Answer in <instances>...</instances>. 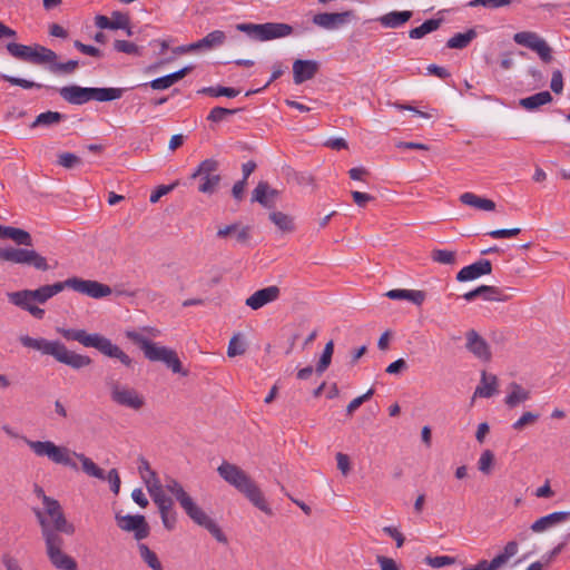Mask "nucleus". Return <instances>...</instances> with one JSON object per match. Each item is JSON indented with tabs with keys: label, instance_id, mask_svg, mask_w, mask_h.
I'll return each mask as SVG.
<instances>
[{
	"label": "nucleus",
	"instance_id": "nucleus-25",
	"mask_svg": "<svg viewBox=\"0 0 570 570\" xmlns=\"http://www.w3.org/2000/svg\"><path fill=\"white\" fill-rule=\"evenodd\" d=\"M466 347L475 356H490L489 345L474 330L466 333Z\"/></svg>",
	"mask_w": 570,
	"mask_h": 570
},
{
	"label": "nucleus",
	"instance_id": "nucleus-42",
	"mask_svg": "<svg viewBox=\"0 0 570 570\" xmlns=\"http://www.w3.org/2000/svg\"><path fill=\"white\" fill-rule=\"evenodd\" d=\"M239 90L232 88V87H223V86H216V87H205L200 90H198V94L208 95L210 97H220L225 96L228 98H234L239 95Z\"/></svg>",
	"mask_w": 570,
	"mask_h": 570
},
{
	"label": "nucleus",
	"instance_id": "nucleus-20",
	"mask_svg": "<svg viewBox=\"0 0 570 570\" xmlns=\"http://www.w3.org/2000/svg\"><path fill=\"white\" fill-rule=\"evenodd\" d=\"M569 518H570V512H568V511L552 512L548 515L541 517L538 520H535L531 524L530 530L535 533H541L552 527H556L557 524L566 522Z\"/></svg>",
	"mask_w": 570,
	"mask_h": 570
},
{
	"label": "nucleus",
	"instance_id": "nucleus-39",
	"mask_svg": "<svg viewBox=\"0 0 570 570\" xmlns=\"http://www.w3.org/2000/svg\"><path fill=\"white\" fill-rule=\"evenodd\" d=\"M139 556L141 560L151 569V570H163V564L158 559L156 552L149 549V547L145 543L138 544Z\"/></svg>",
	"mask_w": 570,
	"mask_h": 570
},
{
	"label": "nucleus",
	"instance_id": "nucleus-46",
	"mask_svg": "<svg viewBox=\"0 0 570 570\" xmlns=\"http://www.w3.org/2000/svg\"><path fill=\"white\" fill-rule=\"evenodd\" d=\"M49 70L52 73H72L79 66L77 60H69L67 62H49Z\"/></svg>",
	"mask_w": 570,
	"mask_h": 570
},
{
	"label": "nucleus",
	"instance_id": "nucleus-62",
	"mask_svg": "<svg viewBox=\"0 0 570 570\" xmlns=\"http://www.w3.org/2000/svg\"><path fill=\"white\" fill-rule=\"evenodd\" d=\"M73 46H75L76 49H78L83 55H88V56H91V57H95V58H101L102 57L101 50L96 48V47H94V46L85 45V43H82L79 40H75Z\"/></svg>",
	"mask_w": 570,
	"mask_h": 570
},
{
	"label": "nucleus",
	"instance_id": "nucleus-21",
	"mask_svg": "<svg viewBox=\"0 0 570 570\" xmlns=\"http://www.w3.org/2000/svg\"><path fill=\"white\" fill-rule=\"evenodd\" d=\"M250 230L252 228L249 226H243L240 223H234L218 228L216 235L218 238L233 236L238 244L247 245L250 239Z\"/></svg>",
	"mask_w": 570,
	"mask_h": 570
},
{
	"label": "nucleus",
	"instance_id": "nucleus-14",
	"mask_svg": "<svg viewBox=\"0 0 570 570\" xmlns=\"http://www.w3.org/2000/svg\"><path fill=\"white\" fill-rule=\"evenodd\" d=\"M355 19V13L353 10H346L343 12H321L314 14L312 21L317 27L324 28L326 30L338 29L342 26L351 22Z\"/></svg>",
	"mask_w": 570,
	"mask_h": 570
},
{
	"label": "nucleus",
	"instance_id": "nucleus-40",
	"mask_svg": "<svg viewBox=\"0 0 570 570\" xmlns=\"http://www.w3.org/2000/svg\"><path fill=\"white\" fill-rule=\"evenodd\" d=\"M226 41V35L222 30H214L200 39L203 50H210L216 47L224 45Z\"/></svg>",
	"mask_w": 570,
	"mask_h": 570
},
{
	"label": "nucleus",
	"instance_id": "nucleus-50",
	"mask_svg": "<svg viewBox=\"0 0 570 570\" xmlns=\"http://www.w3.org/2000/svg\"><path fill=\"white\" fill-rule=\"evenodd\" d=\"M159 513L164 527L169 531L174 530L177 523V512L174 510V507L159 510Z\"/></svg>",
	"mask_w": 570,
	"mask_h": 570
},
{
	"label": "nucleus",
	"instance_id": "nucleus-51",
	"mask_svg": "<svg viewBox=\"0 0 570 570\" xmlns=\"http://www.w3.org/2000/svg\"><path fill=\"white\" fill-rule=\"evenodd\" d=\"M240 109H228L224 107H215L210 110L209 115L207 116V120L213 122H219L223 121L227 116L235 115Z\"/></svg>",
	"mask_w": 570,
	"mask_h": 570
},
{
	"label": "nucleus",
	"instance_id": "nucleus-29",
	"mask_svg": "<svg viewBox=\"0 0 570 570\" xmlns=\"http://www.w3.org/2000/svg\"><path fill=\"white\" fill-rule=\"evenodd\" d=\"M460 202L466 206L475 207L485 212H492L495 209V203L492 199L482 198L470 191L463 193L460 196Z\"/></svg>",
	"mask_w": 570,
	"mask_h": 570
},
{
	"label": "nucleus",
	"instance_id": "nucleus-17",
	"mask_svg": "<svg viewBox=\"0 0 570 570\" xmlns=\"http://www.w3.org/2000/svg\"><path fill=\"white\" fill-rule=\"evenodd\" d=\"M320 69V65L315 60L296 59L293 62V80L296 85H301L315 77Z\"/></svg>",
	"mask_w": 570,
	"mask_h": 570
},
{
	"label": "nucleus",
	"instance_id": "nucleus-30",
	"mask_svg": "<svg viewBox=\"0 0 570 570\" xmlns=\"http://www.w3.org/2000/svg\"><path fill=\"white\" fill-rule=\"evenodd\" d=\"M146 487L148 489V492H149L153 501L157 505L158 510H163L168 507H174L173 499L167 497L164 493V490H163V487H161L159 480H157L156 482H153V484L147 482Z\"/></svg>",
	"mask_w": 570,
	"mask_h": 570
},
{
	"label": "nucleus",
	"instance_id": "nucleus-19",
	"mask_svg": "<svg viewBox=\"0 0 570 570\" xmlns=\"http://www.w3.org/2000/svg\"><path fill=\"white\" fill-rule=\"evenodd\" d=\"M294 29L288 23L283 22H266L262 23L261 39L259 41H268L278 38H285L291 36Z\"/></svg>",
	"mask_w": 570,
	"mask_h": 570
},
{
	"label": "nucleus",
	"instance_id": "nucleus-38",
	"mask_svg": "<svg viewBox=\"0 0 570 570\" xmlns=\"http://www.w3.org/2000/svg\"><path fill=\"white\" fill-rule=\"evenodd\" d=\"M511 392L505 397V404L510 407L517 406L519 403L527 401L530 393L517 383H511Z\"/></svg>",
	"mask_w": 570,
	"mask_h": 570
},
{
	"label": "nucleus",
	"instance_id": "nucleus-11",
	"mask_svg": "<svg viewBox=\"0 0 570 570\" xmlns=\"http://www.w3.org/2000/svg\"><path fill=\"white\" fill-rule=\"evenodd\" d=\"M66 282L67 287L96 299L109 296L112 293V289L109 285L102 284L98 281L71 277Z\"/></svg>",
	"mask_w": 570,
	"mask_h": 570
},
{
	"label": "nucleus",
	"instance_id": "nucleus-55",
	"mask_svg": "<svg viewBox=\"0 0 570 570\" xmlns=\"http://www.w3.org/2000/svg\"><path fill=\"white\" fill-rule=\"evenodd\" d=\"M493 462H494V454L492 453V451L485 450L482 452V454L479 459L478 468L482 473L489 474L491 472Z\"/></svg>",
	"mask_w": 570,
	"mask_h": 570
},
{
	"label": "nucleus",
	"instance_id": "nucleus-53",
	"mask_svg": "<svg viewBox=\"0 0 570 570\" xmlns=\"http://www.w3.org/2000/svg\"><path fill=\"white\" fill-rule=\"evenodd\" d=\"M1 78L13 86H19L23 89L42 88L41 83L30 81L23 78H17L9 75H1Z\"/></svg>",
	"mask_w": 570,
	"mask_h": 570
},
{
	"label": "nucleus",
	"instance_id": "nucleus-47",
	"mask_svg": "<svg viewBox=\"0 0 570 570\" xmlns=\"http://www.w3.org/2000/svg\"><path fill=\"white\" fill-rule=\"evenodd\" d=\"M31 46L17 43L14 41L6 45L7 51L14 58L26 60Z\"/></svg>",
	"mask_w": 570,
	"mask_h": 570
},
{
	"label": "nucleus",
	"instance_id": "nucleus-54",
	"mask_svg": "<svg viewBox=\"0 0 570 570\" xmlns=\"http://www.w3.org/2000/svg\"><path fill=\"white\" fill-rule=\"evenodd\" d=\"M139 464H138V471L140 473V476L145 484L147 485V482L150 483V480L147 478V473L149 476H153V481L156 482L158 479L157 473L150 468L149 462L145 458H139Z\"/></svg>",
	"mask_w": 570,
	"mask_h": 570
},
{
	"label": "nucleus",
	"instance_id": "nucleus-57",
	"mask_svg": "<svg viewBox=\"0 0 570 570\" xmlns=\"http://www.w3.org/2000/svg\"><path fill=\"white\" fill-rule=\"evenodd\" d=\"M245 353L244 343L240 341V334H235L228 344L227 356H237Z\"/></svg>",
	"mask_w": 570,
	"mask_h": 570
},
{
	"label": "nucleus",
	"instance_id": "nucleus-15",
	"mask_svg": "<svg viewBox=\"0 0 570 570\" xmlns=\"http://www.w3.org/2000/svg\"><path fill=\"white\" fill-rule=\"evenodd\" d=\"M126 336L144 352L145 356H177L174 350L156 346L141 333L127 331Z\"/></svg>",
	"mask_w": 570,
	"mask_h": 570
},
{
	"label": "nucleus",
	"instance_id": "nucleus-12",
	"mask_svg": "<svg viewBox=\"0 0 570 570\" xmlns=\"http://www.w3.org/2000/svg\"><path fill=\"white\" fill-rule=\"evenodd\" d=\"M117 525L126 532H134L136 540L140 541L149 535L150 528L141 514H127L121 515L119 513L115 517Z\"/></svg>",
	"mask_w": 570,
	"mask_h": 570
},
{
	"label": "nucleus",
	"instance_id": "nucleus-10",
	"mask_svg": "<svg viewBox=\"0 0 570 570\" xmlns=\"http://www.w3.org/2000/svg\"><path fill=\"white\" fill-rule=\"evenodd\" d=\"M43 507L46 513H42L45 517L48 514L52 519V525L50 524V527L56 533L62 532L69 535L75 533V527L67 521L58 500L45 497Z\"/></svg>",
	"mask_w": 570,
	"mask_h": 570
},
{
	"label": "nucleus",
	"instance_id": "nucleus-64",
	"mask_svg": "<svg viewBox=\"0 0 570 570\" xmlns=\"http://www.w3.org/2000/svg\"><path fill=\"white\" fill-rule=\"evenodd\" d=\"M376 561L381 570H400L399 564L392 558L377 556Z\"/></svg>",
	"mask_w": 570,
	"mask_h": 570
},
{
	"label": "nucleus",
	"instance_id": "nucleus-5",
	"mask_svg": "<svg viewBox=\"0 0 570 570\" xmlns=\"http://www.w3.org/2000/svg\"><path fill=\"white\" fill-rule=\"evenodd\" d=\"M29 449L39 458H48L55 464H61L77 470V463L71 459L72 451L52 441H33L24 439Z\"/></svg>",
	"mask_w": 570,
	"mask_h": 570
},
{
	"label": "nucleus",
	"instance_id": "nucleus-59",
	"mask_svg": "<svg viewBox=\"0 0 570 570\" xmlns=\"http://www.w3.org/2000/svg\"><path fill=\"white\" fill-rule=\"evenodd\" d=\"M425 562L432 568H441L453 564L455 562V558L450 556H429L425 558Z\"/></svg>",
	"mask_w": 570,
	"mask_h": 570
},
{
	"label": "nucleus",
	"instance_id": "nucleus-32",
	"mask_svg": "<svg viewBox=\"0 0 570 570\" xmlns=\"http://www.w3.org/2000/svg\"><path fill=\"white\" fill-rule=\"evenodd\" d=\"M75 456L81 462L82 471L92 478L105 480L106 474L105 471L99 468L90 458L86 456L83 453H78L72 451L71 458Z\"/></svg>",
	"mask_w": 570,
	"mask_h": 570
},
{
	"label": "nucleus",
	"instance_id": "nucleus-43",
	"mask_svg": "<svg viewBox=\"0 0 570 570\" xmlns=\"http://www.w3.org/2000/svg\"><path fill=\"white\" fill-rule=\"evenodd\" d=\"M65 118V115L58 111H46L37 116L35 121L31 124V127L37 126H50L53 124L60 122Z\"/></svg>",
	"mask_w": 570,
	"mask_h": 570
},
{
	"label": "nucleus",
	"instance_id": "nucleus-4",
	"mask_svg": "<svg viewBox=\"0 0 570 570\" xmlns=\"http://www.w3.org/2000/svg\"><path fill=\"white\" fill-rule=\"evenodd\" d=\"M41 528V534L46 543L47 556L51 564L59 570H78L77 561L62 551L63 539L51 529L47 518L38 508L33 509Z\"/></svg>",
	"mask_w": 570,
	"mask_h": 570
},
{
	"label": "nucleus",
	"instance_id": "nucleus-44",
	"mask_svg": "<svg viewBox=\"0 0 570 570\" xmlns=\"http://www.w3.org/2000/svg\"><path fill=\"white\" fill-rule=\"evenodd\" d=\"M111 30L126 29L127 33L131 35V29L129 27L130 20L129 17L120 11H114L111 14Z\"/></svg>",
	"mask_w": 570,
	"mask_h": 570
},
{
	"label": "nucleus",
	"instance_id": "nucleus-60",
	"mask_svg": "<svg viewBox=\"0 0 570 570\" xmlns=\"http://www.w3.org/2000/svg\"><path fill=\"white\" fill-rule=\"evenodd\" d=\"M236 29L240 32H244L253 37L258 41L261 39L262 23H238L236 26Z\"/></svg>",
	"mask_w": 570,
	"mask_h": 570
},
{
	"label": "nucleus",
	"instance_id": "nucleus-28",
	"mask_svg": "<svg viewBox=\"0 0 570 570\" xmlns=\"http://www.w3.org/2000/svg\"><path fill=\"white\" fill-rule=\"evenodd\" d=\"M498 391V380L495 375L488 374L487 372H482L480 384L476 386L474 391V396L480 397H491Z\"/></svg>",
	"mask_w": 570,
	"mask_h": 570
},
{
	"label": "nucleus",
	"instance_id": "nucleus-61",
	"mask_svg": "<svg viewBox=\"0 0 570 570\" xmlns=\"http://www.w3.org/2000/svg\"><path fill=\"white\" fill-rule=\"evenodd\" d=\"M539 419V414L532 413V412H525L521 415L519 420H517L512 428L514 430H522L524 426L533 424Z\"/></svg>",
	"mask_w": 570,
	"mask_h": 570
},
{
	"label": "nucleus",
	"instance_id": "nucleus-31",
	"mask_svg": "<svg viewBox=\"0 0 570 570\" xmlns=\"http://www.w3.org/2000/svg\"><path fill=\"white\" fill-rule=\"evenodd\" d=\"M552 99L551 94L544 90L520 99L519 105L527 110H535L543 105L550 104Z\"/></svg>",
	"mask_w": 570,
	"mask_h": 570
},
{
	"label": "nucleus",
	"instance_id": "nucleus-35",
	"mask_svg": "<svg viewBox=\"0 0 570 570\" xmlns=\"http://www.w3.org/2000/svg\"><path fill=\"white\" fill-rule=\"evenodd\" d=\"M442 19H429L421 26L413 28L409 32L411 39H421L430 32H433L440 28Z\"/></svg>",
	"mask_w": 570,
	"mask_h": 570
},
{
	"label": "nucleus",
	"instance_id": "nucleus-9",
	"mask_svg": "<svg viewBox=\"0 0 570 570\" xmlns=\"http://www.w3.org/2000/svg\"><path fill=\"white\" fill-rule=\"evenodd\" d=\"M110 397L116 404L139 411L145 406V397L134 387L114 383L110 390Z\"/></svg>",
	"mask_w": 570,
	"mask_h": 570
},
{
	"label": "nucleus",
	"instance_id": "nucleus-8",
	"mask_svg": "<svg viewBox=\"0 0 570 570\" xmlns=\"http://www.w3.org/2000/svg\"><path fill=\"white\" fill-rule=\"evenodd\" d=\"M513 40L517 45L527 47L537 52L544 63H550L552 61V48L538 33L533 31L517 32L513 36Z\"/></svg>",
	"mask_w": 570,
	"mask_h": 570
},
{
	"label": "nucleus",
	"instance_id": "nucleus-49",
	"mask_svg": "<svg viewBox=\"0 0 570 570\" xmlns=\"http://www.w3.org/2000/svg\"><path fill=\"white\" fill-rule=\"evenodd\" d=\"M513 0H471L469 7H484L487 9H499L508 7Z\"/></svg>",
	"mask_w": 570,
	"mask_h": 570
},
{
	"label": "nucleus",
	"instance_id": "nucleus-13",
	"mask_svg": "<svg viewBox=\"0 0 570 570\" xmlns=\"http://www.w3.org/2000/svg\"><path fill=\"white\" fill-rule=\"evenodd\" d=\"M20 342L23 346L40 351L49 356H79L78 354L67 351L66 346L59 342H49L45 338H32L30 336H21Z\"/></svg>",
	"mask_w": 570,
	"mask_h": 570
},
{
	"label": "nucleus",
	"instance_id": "nucleus-45",
	"mask_svg": "<svg viewBox=\"0 0 570 570\" xmlns=\"http://www.w3.org/2000/svg\"><path fill=\"white\" fill-rule=\"evenodd\" d=\"M456 254L453 250L433 249L431 258L439 264L452 265L455 263Z\"/></svg>",
	"mask_w": 570,
	"mask_h": 570
},
{
	"label": "nucleus",
	"instance_id": "nucleus-18",
	"mask_svg": "<svg viewBox=\"0 0 570 570\" xmlns=\"http://www.w3.org/2000/svg\"><path fill=\"white\" fill-rule=\"evenodd\" d=\"M492 272V263L489 259H480L469 266L463 267L456 274V281L468 282L476 279L480 276L489 275Z\"/></svg>",
	"mask_w": 570,
	"mask_h": 570
},
{
	"label": "nucleus",
	"instance_id": "nucleus-3",
	"mask_svg": "<svg viewBox=\"0 0 570 570\" xmlns=\"http://www.w3.org/2000/svg\"><path fill=\"white\" fill-rule=\"evenodd\" d=\"M165 488L179 503L185 513L198 525L205 528L218 542L227 544L228 539L219 525L199 508L183 485L174 478H167Z\"/></svg>",
	"mask_w": 570,
	"mask_h": 570
},
{
	"label": "nucleus",
	"instance_id": "nucleus-63",
	"mask_svg": "<svg viewBox=\"0 0 570 570\" xmlns=\"http://www.w3.org/2000/svg\"><path fill=\"white\" fill-rule=\"evenodd\" d=\"M178 183H174L171 185H160L158 186L150 195V203L155 204L157 203L163 196L167 195L169 191H171Z\"/></svg>",
	"mask_w": 570,
	"mask_h": 570
},
{
	"label": "nucleus",
	"instance_id": "nucleus-41",
	"mask_svg": "<svg viewBox=\"0 0 570 570\" xmlns=\"http://www.w3.org/2000/svg\"><path fill=\"white\" fill-rule=\"evenodd\" d=\"M30 289H23L18 292H12L8 294L9 302L16 306L21 307L22 309L28 311V307L32 306L33 299L31 298Z\"/></svg>",
	"mask_w": 570,
	"mask_h": 570
},
{
	"label": "nucleus",
	"instance_id": "nucleus-23",
	"mask_svg": "<svg viewBox=\"0 0 570 570\" xmlns=\"http://www.w3.org/2000/svg\"><path fill=\"white\" fill-rule=\"evenodd\" d=\"M58 56L53 50L40 45H35L33 47L31 46L27 59L24 61L35 65H45L49 62H55Z\"/></svg>",
	"mask_w": 570,
	"mask_h": 570
},
{
	"label": "nucleus",
	"instance_id": "nucleus-33",
	"mask_svg": "<svg viewBox=\"0 0 570 570\" xmlns=\"http://www.w3.org/2000/svg\"><path fill=\"white\" fill-rule=\"evenodd\" d=\"M476 36L478 35L474 29H469L463 33H455L448 40L446 47L450 49H464L471 43L473 39L476 38Z\"/></svg>",
	"mask_w": 570,
	"mask_h": 570
},
{
	"label": "nucleus",
	"instance_id": "nucleus-7",
	"mask_svg": "<svg viewBox=\"0 0 570 570\" xmlns=\"http://www.w3.org/2000/svg\"><path fill=\"white\" fill-rule=\"evenodd\" d=\"M219 163L214 158L203 160L197 169L190 175L189 179H198V191L205 195H213L217 191L222 181L218 173Z\"/></svg>",
	"mask_w": 570,
	"mask_h": 570
},
{
	"label": "nucleus",
	"instance_id": "nucleus-58",
	"mask_svg": "<svg viewBox=\"0 0 570 570\" xmlns=\"http://www.w3.org/2000/svg\"><path fill=\"white\" fill-rule=\"evenodd\" d=\"M373 394L374 390L370 389L366 393L353 399L346 407V414L352 415L354 411H356L364 402L368 401Z\"/></svg>",
	"mask_w": 570,
	"mask_h": 570
},
{
	"label": "nucleus",
	"instance_id": "nucleus-6",
	"mask_svg": "<svg viewBox=\"0 0 570 570\" xmlns=\"http://www.w3.org/2000/svg\"><path fill=\"white\" fill-rule=\"evenodd\" d=\"M62 335L67 340L77 341L86 347H94L105 356H127L117 345L107 337L85 330H63Z\"/></svg>",
	"mask_w": 570,
	"mask_h": 570
},
{
	"label": "nucleus",
	"instance_id": "nucleus-2",
	"mask_svg": "<svg viewBox=\"0 0 570 570\" xmlns=\"http://www.w3.org/2000/svg\"><path fill=\"white\" fill-rule=\"evenodd\" d=\"M219 476L242 493L254 507L267 515H273V510L267 503L263 492L256 482L238 465L223 461L217 468Z\"/></svg>",
	"mask_w": 570,
	"mask_h": 570
},
{
	"label": "nucleus",
	"instance_id": "nucleus-37",
	"mask_svg": "<svg viewBox=\"0 0 570 570\" xmlns=\"http://www.w3.org/2000/svg\"><path fill=\"white\" fill-rule=\"evenodd\" d=\"M125 89L122 88H91V99L98 101H111L119 99Z\"/></svg>",
	"mask_w": 570,
	"mask_h": 570
},
{
	"label": "nucleus",
	"instance_id": "nucleus-56",
	"mask_svg": "<svg viewBox=\"0 0 570 570\" xmlns=\"http://www.w3.org/2000/svg\"><path fill=\"white\" fill-rule=\"evenodd\" d=\"M114 49L118 52H124L127 55L138 56L140 53L138 46L127 40H115Z\"/></svg>",
	"mask_w": 570,
	"mask_h": 570
},
{
	"label": "nucleus",
	"instance_id": "nucleus-26",
	"mask_svg": "<svg viewBox=\"0 0 570 570\" xmlns=\"http://www.w3.org/2000/svg\"><path fill=\"white\" fill-rule=\"evenodd\" d=\"M412 16V11H391L381 16L377 21L385 28L395 29L406 23Z\"/></svg>",
	"mask_w": 570,
	"mask_h": 570
},
{
	"label": "nucleus",
	"instance_id": "nucleus-52",
	"mask_svg": "<svg viewBox=\"0 0 570 570\" xmlns=\"http://www.w3.org/2000/svg\"><path fill=\"white\" fill-rule=\"evenodd\" d=\"M58 165L66 169H71L79 166L82 161L80 157L71 153H61L58 155Z\"/></svg>",
	"mask_w": 570,
	"mask_h": 570
},
{
	"label": "nucleus",
	"instance_id": "nucleus-27",
	"mask_svg": "<svg viewBox=\"0 0 570 570\" xmlns=\"http://www.w3.org/2000/svg\"><path fill=\"white\" fill-rule=\"evenodd\" d=\"M391 299H406L416 306H421L426 297L424 291L415 289H391L385 294Z\"/></svg>",
	"mask_w": 570,
	"mask_h": 570
},
{
	"label": "nucleus",
	"instance_id": "nucleus-24",
	"mask_svg": "<svg viewBox=\"0 0 570 570\" xmlns=\"http://www.w3.org/2000/svg\"><path fill=\"white\" fill-rule=\"evenodd\" d=\"M67 287V282H57L55 284H51V285H43L37 289H33L31 291L30 289V294L31 295V298L35 301V302H38L40 304H43L46 303L49 298H51L52 296L57 295L58 293H60L61 291H63L65 288Z\"/></svg>",
	"mask_w": 570,
	"mask_h": 570
},
{
	"label": "nucleus",
	"instance_id": "nucleus-36",
	"mask_svg": "<svg viewBox=\"0 0 570 570\" xmlns=\"http://www.w3.org/2000/svg\"><path fill=\"white\" fill-rule=\"evenodd\" d=\"M269 184L259 181L252 194V202H257L266 208L274 207V202L268 197Z\"/></svg>",
	"mask_w": 570,
	"mask_h": 570
},
{
	"label": "nucleus",
	"instance_id": "nucleus-16",
	"mask_svg": "<svg viewBox=\"0 0 570 570\" xmlns=\"http://www.w3.org/2000/svg\"><path fill=\"white\" fill-rule=\"evenodd\" d=\"M281 289L276 285H272L262 289L256 291L249 297L246 298L245 304L252 309L256 311L264 305L276 301L279 297Z\"/></svg>",
	"mask_w": 570,
	"mask_h": 570
},
{
	"label": "nucleus",
	"instance_id": "nucleus-1",
	"mask_svg": "<svg viewBox=\"0 0 570 570\" xmlns=\"http://www.w3.org/2000/svg\"><path fill=\"white\" fill-rule=\"evenodd\" d=\"M0 238H8L13 240L18 246L0 247V262L10 263L14 265H22L33 267L37 271L46 272L50 268L47 258L39 254L37 250L29 248L32 247V237L29 232L12 227L0 226Z\"/></svg>",
	"mask_w": 570,
	"mask_h": 570
},
{
	"label": "nucleus",
	"instance_id": "nucleus-34",
	"mask_svg": "<svg viewBox=\"0 0 570 570\" xmlns=\"http://www.w3.org/2000/svg\"><path fill=\"white\" fill-rule=\"evenodd\" d=\"M269 219L283 233H292L295 230L293 217L283 212H272L269 214Z\"/></svg>",
	"mask_w": 570,
	"mask_h": 570
},
{
	"label": "nucleus",
	"instance_id": "nucleus-48",
	"mask_svg": "<svg viewBox=\"0 0 570 570\" xmlns=\"http://www.w3.org/2000/svg\"><path fill=\"white\" fill-rule=\"evenodd\" d=\"M510 297H511V295L505 294L503 289H501L497 286L485 285V295L483 298L484 301L505 302Z\"/></svg>",
	"mask_w": 570,
	"mask_h": 570
},
{
	"label": "nucleus",
	"instance_id": "nucleus-22",
	"mask_svg": "<svg viewBox=\"0 0 570 570\" xmlns=\"http://www.w3.org/2000/svg\"><path fill=\"white\" fill-rule=\"evenodd\" d=\"M60 96L69 104L82 105L91 100V88L66 86L59 89Z\"/></svg>",
	"mask_w": 570,
	"mask_h": 570
}]
</instances>
